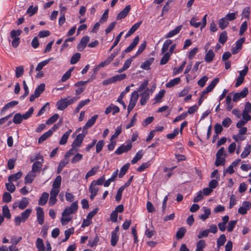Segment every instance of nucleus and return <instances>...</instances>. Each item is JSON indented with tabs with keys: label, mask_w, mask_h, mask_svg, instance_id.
Instances as JSON below:
<instances>
[{
	"label": "nucleus",
	"mask_w": 251,
	"mask_h": 251,
	"mask_svg": "<svg viewBox=\"0 0 251 251\" xmlns=\"http://www.w3.org/2000/svg\"><path fill=\"white\" fill-rule=\"evenodd\" d=\"M219 81V78H215L213 80L211 83L208 86L206 87L205 89L201 92V97L198 101L199 105H200L201 104L202 102L203 101V98L204 96V95L211 92L212 90L214 88V87L216 86L217 84L218 83Z\"/></svg>",
	"instance_id": "nucleus-1"
},
{
	"label": "nucleus",
	"mask_w": 251,
	"mask_h": 251,
	"mask_svg": "<svg viewBox=\"0 0 251 251\" xmlns=\"http://www.w3.org/2000/svg\"><path fill=\"white\" fill-rule=\"evenodd\" d=\"M22 33V31L20 29L12 30L10 33V37L13 39L11 44L13 47L16 48L20 44V38L19 36Z\"/></svg>",
	"instance_id": "nucleus-2"
},
{
	"label": "nucleus",
	"mask_w": 251,
	"mask_h": 251,
	"mask_svg": "<svg viewBox=\"0 0 251 251\" xmlns=\"http://www.w3.org/2000/svg\"><path fill=\"white\" fill-rule=\"evenodd\" d=\"M31 211V209H26L22 213L21 216L16 217L15 218V225L18 226L21 224V222H25L30 216Z\"/></svg>",
	"instance_id": "nucleus-3"
},
{
	"label": "nucleus",
	"mask_w": 251,
	"mask_h": 251,
	"mask_svg": "<svg viewBox=\"0 0 251 251\" xmlns=\"http://www.w3.org/2000/svg\"><path fill=\"white\" fill-rule=\"evenodd\" d=\"M132 145L130 141L126 143V144H123L119 147L115 151V153L117 155H120L124 152H126L131 150Z\"/></svg>",
	"instance_id": "nucleus-4"
},
{
	"label": "nucleus",
	"mask_w": 251,
	"mask_h": 251,
	"mask_svg": "<svg viewBox=\"0 0 251 251\" xmlns=\"http://www.w3.org/2000/svg\"><path fill=\"white\" fill-rule=\"evenodd\" d=\"M78 209L77 201L73 202L70 206L67 207L64 210L63 215H70L75 213Z\"/></svg>",
	"instance_id": "nucleus-5"
},
{
	"label": "nucleus",
	"mask_w": 251,
	"mask_h": 251,
	"mask_svg": "<svg viewBox=\"0 0 251 251\" xmlns=\"http://www.w3.org/2000/svg\"><path fill=\"white\" fill-rule=\"evenodd\" d=\"M249 93V90L247 87L244 88L242 91L239 93H236L233 95V101L237 102L240 99L245 98Z\"/></svg>",
	"instance_id": "nucleus-6"
},
{
	"label": "nucleus",
	"mask_w": 251,
	"mask_h": 251,
	"mask_svg": "<svg viewBox=\"0 0 251 251\" xmlns=\"http://www.w3.org/2000/svg\"><path fill=\"white\" fill-rule=\"evenodd\" d=\"M87 133V131H86V132L83 133L78 134L72 143V146H74L78 149V148L81 146L83 140Z\"/></svg>",
	"instance_id": "nucleus-7"
},
{
	"label": "nucleus",
	"mask_w": 251,
	"mask_h": 251,
	"mask_svg": "<svg viewBox=\"0 0 251 251\" xmlns=\"http://www.w3.org/2000/svg\"><path fill=\"white\" fill-rule=\"evenodd\" d=\"M251 208V202L248 201H245L243 202L242 206L239 207L238 212L240 214L245 215Z\"/></svg>",
	"instance_id": "nucleus-8"
},
{
	"label": "nucleus",
	"mask_w": 251,
	"mask_h": 251,
	"mask_svg": "<svg viewBox=\"0 0 251 251\" xmlns=\"http://www.w3.org/2000/svg\"><path fill=\"white\" fill-rule=\"evenodd\" d=\"M98 118V115H95L86 122L83 128V133L85 132L88 128L91 127L94 125Z\"/></svg>",
	"instance_id": "nucleus-9"
},
{
	"label": "nucleus",
	"mask_w": 251,
	"mask_h": 251,
	"mask_svg": "<svg viewBox=\"0 0 251 251\" xmlns=\"http://www.w3.org/2000/svg\"><path fill=\"white\" fill-rule=\"evenodd\" d=\"M89 40L90 38L87 36L83 37L81 38L80 43L77 45V50L80 51L83 50L84 48L87 46L88 43L89 42Z\"/></svg>",
	"instance_id": "nucleus-10"
},
{
	"label": "nucleus",
	"mask_w": 251,
	"mask_h": 251,
	"mask_svg": "<svg viewBox=\"0 0 251 251\" xmlns=\"http://www.w3.org/2000/svg\"><path fill=\"white\" fill-rule=\"evenodd\" d=\"M99 190V189L97 185L92 182L89 187V191L91 193L90 198L91 200H93L95 197L97 195Z\"/></svg>",
	"instance_id": "nucleus-11"
},
{
	"label": "nucleus",
	"mask_w": 251,
	"mask_h": 251,
	"mask_svg": "<svg viewBox=\"0 0 251 251\" xmlns=\"http://www.w3.org/2000/svg\"><path fill=\"white\" fill-rule=\"evenodd\" d=\"M141 99L140 100V102L141 105H144L147 103V101L149 99L150 97V94H149V89L148 88L147 90L144 92L140 94Z\"/></svg>",
	"instance_id": "nucleus-12"
},
{
	"label": "nucleus",
	"mask_w": 251,
	"mask_h": 251,
	"mask_svg": "<svg viewBox=\"0 0 251 251\" xmlns=\"http://www.w3.org/2000/svg\"><path fill=\"white\" fill-rule=\"evenodd\" d=\"M37 217L38 223L42 225L44 223V214L43 208L38 207L36 209Z\"/></svg>",
	"instance_id": "nucleus-13"
},
{
	"label": "nucleus",
	"mask_w": 251,
	"mask_h": 251,
	"mask_svg": "<svg viewBox=\"0 0 251 251\" xmlns=\"http://www.w3.org/2000/svg\"><path fill=\"white\" fill-rule=\"evenodd\" d=\"M139 97V95L137 93V92L134 91L132 93L130 98V100L129 101V103L128 106H129L132 108H134L135 106L136 102Z\"/></svg>",
	"instance_id": "nucleus-14"
},
{
	"label": "nucleus",
	"mask_w": 251,
	"mask_h": 251,
	"mask_svg": "<svg viewBox=\"0 0 251 251\" xmlns=\"http://www.w3.org/2000/svg\"><path fill=\"white\" fill-rule=\"evenodd\" d=\"M130 10V6L129 5L126 6V7L119 13L116 18L117 20H121L126 17V15L128 14Z\"/></svg>",
	"instance_id": "nucleus-15"
},
{
	"label": "nucleus",
	"mask_w": 251,
	"mask_h": 251,
	"mask_svg": "<svg viewBox=\"0 0 251 251\" xmlns=\"http://www.w3.org/2000/svg\"><path fill=\"white\" fill-rule=\"evenodd\" d=\"M139 41V37L138 36H136L133 39V42L124 50V52H126V53L130 52L138 44Z\"/></svg>",
	"instance_id": "nucleus-16"
},
{
	"label": "nucleus",
	"mask_w": 251,
	"mask_h": 251,
	"mask_svg": "<svg viewBox=\"0 0 251 251\" xmlns=\"http://www.w3.org/2000/svg\"><path fill=\"white\" fill-rule=\"evenodd\" d=\"M43 163H42V162H35L32 165V170L31 172L34 174L39 173L41 170Z\"/></svg>",
	"instance_id": "nucleus-17"
},
{
	"label": "nucleus",
	"mask_w": 251,
	"mask_h": 251,
	"mask_svg": "<svg viewBox=\"0 0 251 251\" xmlns=\"http://www.w3.org/2000/svg\"><path fill=\"white\" fill-rule=\"evenodd\" d=\"M154 58L153 57H150L141 65V68L144 70H148L150 69L151 65L153 62Z\"/></svg>",
	"instance_id": "nucleus-18"
},
{
	"label": "nucleus",
	"mask_w": 251,
	"mask_h": 251,
	"mask_svg": "<svg viewBox=\"0 0 251 251\" xmlns=\"http://www.w3.org/2000/svg\"><path fill=\"white\" fill-rule=\"evenodd\" d=\"M56 105H57V109L60 110H63L68 106L65 98L61 99L58 100L56 103Z\"/></svg>",
	"instance_id": "nucleus-19"
},
{
	"label": "nucleus",
	"mask_w": 251,
	"mask_h": 251,
	"mask_svg": "<svg viewBox=\"0 0 251 251\" xmlns=\"http://www.w3.org/2000/svg\"><path fill=\"white\" fill-rule=\"evenodd\" d=\"M36 176V174H34L32 172H29L27 175L25 176V183H31L33 181L34 178Z\"/></svg>",
	"instance_id": "nucleus-20"
},
{
	"label": "nucleus",
	"mask_w": 251,
	"mask_h": 251,
	"mask_svg": "<svg viewBox=\"0 0 251 251\" xmlns=\"http://www.w3.org/2000/svg\"><path fill=\"white\" fill-rule=\"evenodd\" d=\"M202 209L204 212V214H201L199 216L200 218L202 221H205L207 219L211 214L210 209L206 207H203Z\"/></svg>",
	"instance_id": "nucleus-21"
},
{
	"label": "nucleus",
	"mask_w": 251,
	"mask_h": 251,
	"mask_svg": "<svg viewBox=\"0 0 251 251\" xmlns=\"http://www.w3.org/2000/svg\"><path fill=\"white\" fill-rule=\"evenodd\" d=\"M215 57V54L212 50H209L205 54L204 60L205 62L210 63L213 60Z\"/></svg>",
	"instance_id": "nucleus-22"
},
{
	"label": "nucleus",
	"mask_w": 251,
	"mask_h": 251,
	"mask_svg": "<svg viewBox=\"0 0 251 251\" xmlns=\"http://www.w3.org/2000/svg\"><path fill=\"white\" fill-rule=\"evenodd\" d=\"M49 195L47 192H44L42 193L41 197L40 198L38 201V204L40 205H45L49 199Z\"/></svg>",
	"instance_id": "nucleus-23"
},
{
	"label": "nucleus",
	"mask_w": 251,
	"mask_h": 251,
	"mask_svg": "<svg viewBox=\"0 0 251 251\" xmlns=\"http://www.w3.org/2000/svg\"><path fill=\"white\" fill-rule=\"evenodd\" d=\"M52 134V130H49L46 132L44 133L43 135L41 136V137L38 139V143L41 144L46 140H47L50 136Z\"/></svg>",
	"instance_id": "nucleus-24"
},
{
	"label": "nucleus",
	"mask_w": 251,
	"mask_h": 251,
	"mask_svg": "<svg viewBox=\"0 0 251 251\" xmlns=\"http://www.w3.org/2000/svg\"><path fill=\"white\" fill-rule=\"evenodd\" d=\"M72 132V130L69 129L67 131H66L61 137V138L59 141V144L63 145L66 144L69 136L71 133Z\"/></svg>",
	"instance_id": "nucleus-25"
},
{
	"label": "nucleus",
	"mask_w": 251,
	"mask_h": 251,
	"mask_svg": "<svg viewBox=\"0 0 251 251\" xmlns=\"http://www.w3.org/2000/svg\"><path fill=\"white\" fill-rule=\"evenodd\" d=\"M52 59L53 58H49L47 60L41 62L37 65V67H36L35 70L38 72L40 71L44 66L48 64L50 61L52 60Z\"/></svg>",
	"instance_id": "nucleus-26"
},
{
	"label": "nucleus",
	"mask_w": 251,
	"mask_h": 251,
	"mask_svg": "<svg viewBox=\"0 0 251 251\" xmlns=\"http://www.w3.org/2000/svg\"><path fill=\"white\" fill-rule=\"evenodd\" d=\"M28 199L27 198L24 197L19 202L18 207L20 209L23 210L26 208L28 206Z\"/></svg>",
	"instance_id": "nucleus-27"
},
{
	"label": "nucleus",
	"mask_w": 251,
	"mask_h": 251,
	"mask_svg": "<svg viewBox=\"0 0 251 251\" xmlns=\"http://www.w3.org/2000/svg\"><path fill=\"white\" fill-rule=\"evenodd\" d=\"M22 172H19L16 174L11 175L9 176L8 181L9 182L16 181L22 176Z\"/></svg>",
	"instance_id": "nucleus-28"
},
{
	"label": "nucleus",
	"mask_w": 251,
	"mask_h": 251,
	"mask_svg": "<svg viewBox=\"0 0 251 251\" xmlns=\"http://www.w3.org/2000/svg\"><path fill=\"white\" fill-rule=\"evenodd\" d=\"M182 28L181 25L177 26L175 29L170 31L166 36V38H171L178 34Z\"/></svg>",
	"instance_id": "nucleus-29"
},
{
	"label": "nucleus",
	"mask_w": 251,
	"mask_h": 251,
	"mask_svg": "<svg viewBox=\"0 0 251 251\" xmlns=\"http://www.w3.org/2000/svg\"><path fill=\"white\" fill-rule=\"evenodd\" d=\"M206 246V243L204 240H200L196 244V250L195 251H203V249Z\"/></svg>",
	"instance_id": "nucleus-30"
},
{
	"label": "nucleus",
	"mask_w": 251,
	"mask_h": 251,
	"mask_svg": "<svg viewBox=\"0 0 251 251\" xmlns=\"http://www.w3.org/2000/svg\"><path fill=\"white\" fill-rule=\"evenodd\" d=\"M218 25L221 29H224L228 25V22L224 17L219 20Z\"/></svg>",
	"instance_id": "nucleus-31"
},
{
	"label": "nucleus",
	"mask_w": 251,
	"mask_h": 251,
	"mask_svg": "<svg viewBox=\"0 0 251 251\" xmlns=\"http://www.w3.org/2000/svg\"><path fill=\"white\" fill-rule=\"evenodd\" d=\"M143 155V152L142 150L138 151L136 154L135 157L132 159L131 162L132 164L136 163L139 160H140Z\"/></svg>",
	"instance_id": "nucleus-32"
},
{
	"label": "nucleus",
	"mask_w": 251,
	"mask_h": 251,
	"mask_svg": "<svg viewBox=\"0 0 251 251\" xmlns=\"http://www.w3.org/2000/svg\"><path fill=\"white\" fill-rule=\"evenodd\" d=\"M36 245L38 251H44L45 250L43 241L42 239L38 238L36 240Z\"/></svg>",
	"instance_id": "nucleus-33"
},
{
	"label": "nucleus",
	"mask_w": 251,
	"mask_h": 251,
	"mask_svg": "<svg viewBox=\"0 0 251 251\" xmlns=\"http://www.w3.org/2000/svg\"><path fill=\"white\" fill-rule=\"evenodd\" d=\"M130 166L129 163H126L124 165L120 170V173L119 174V177L120 178L123 177V176L126 174L128 169Z\"/></svg>",
	"instance_id": "nucleus-34"
},
{
	"label": "nucleus",
	"mask_w": 251,
	"mask_h": 251,
	"mask_svg": "<svg viewBox=\"0 0 251 251\" xmlns=\"http://www.w3.org/2000/svg\"><path fill=\"white\" fill-rule=\"evenodd\" d=\"M180 81L179 77H176L171 80L168 83L166 84V86L168 88H171L177 84Z\"/></svg>",
	"instance_id": "nucleus-35"
},
{
	"label": "nucleus",
	"mask_w": 251,
	"mask_h": 251,
	"mask_svg": "<svg viewBox=\"0 0 251 251\" xmlns=\"http://www.w3.org/2000/svg\"><path fill=\"white\" fill-rule=\"evenodd\" d=\"M227 40V32L226 31H224L220 34L218 41L222 44H224L226 42Z\"/></svg>",
	"instance_id": "nucleus-36"
},
{
	"label": "nucleus",
	"mask_w": 251,
	"mask_h": 251,
	"mask_svg": "<svg viewBox=\"0 0 251 251\" xmlns=\"http://www.w3.org/2000/svg\"><path fill=\"white\" fill-rule=\"evenodd\" d=\"M99 169V166H95L93 167L89 171H88L85 175V179H88V177L94 176L98 172Z\"/></svg>",
	"instance_id": "nucleus-37"
},
{
	"label": "nucleus",
	"mask_w": 251,
	"mask_h": 251,
	"mask_svg": "<svg viewBox=\"0 0 251 251\" xmlns=\"http://www.w3.org/2000/svg\"><path fill=\"white\" fill-rule=\"evenodd\" d=\"M61 176H57L53 182L52 187L59 189L61 185Z\"/></svg>",
	"instance_id": "nucleus-38"
},
{
	"label": "nucleus",
	"mask_w": 251,
	"mask_h": 251,
	"mask_svg": "<svg viewBox=\"0 0 251 251\" xmlns=\"http://www.w3.org/2000/svg\"><path fill=\"white\" fill-rule=\"evenodd\" d=\"M172 43V41L168 39L165 41L161 49L162 54L165 53L168 50L169 46Z\"/></svg>",
	"instance_id": "nucleus-39"
},
{
	"label": "nucleus",
	"mask_w": 251,
	"mask_h": 251,
	"mask_svg": "<svg viewBox=\"0 0 251 251\" xmlns=\"http://www.w3.org/2000/svg\"><path fill=\"white\" fill-rule=\"evenodd\" d=\"M38 9V6L34 7L33 5L30 6L26 11V13L29 15V16H32L34 15L37 12Z\"/></svg>",
	"instance_id": "nucleus-40"
},
{
	"label": "nucleus",
	"mask_w": 251,
	"mask_h": 251,
	"mask_svg": "<svg viewBox=\"0 0 251 251\" xmlns=\"http://www.w3.org/2000/svg\"><path fill=\"white\" fill-rule=\"evenodd\" d=\"M72 217L70 215H63V212L62 214V218L61 219V222L62 225H67L71 220H72Z\"/></svg>",
	"instance_id": "nucleus-41"
},
{
	"label": "nucleus",
	"mask_w": 251,
	"mask_h": 251,
	"mask_svg": "<svg viewBox=\"0 0 251 251\" xmlns=\"http://www.w3.org/2000/svg\"><path fill=\"white\" fill-rule=\"evenodd\" d=\"M24 69L23 66H19L16 68L15 76L17 78L22 76L24 74Z\"/></svg>",
	"instance_id": "nucleus-42"
},
{
	"label": "nucleus",
	"mask_w": 251,
	"mask_h": 251,
	"mask_svg": "<svg viewBox=\"0 0 251 251\" xmlns=\"http://www.w3.org/2000/svg\"><path fill=\"white\" fill-rule=\"evenodd\" d=\"M74 68V67L70 68L63 75L61 78L62 82H65L70 77L71 75V73L73 71Z\"/></svg>",
	"instance_id": "nucleus-43"
},
{
	"label": "nucleus",
	"mask_w": 251,
	"mask_h": 251,
	"mask_svg": "<svg viewBox=\"0 0 251 251\" xmlns=\"http://www.w3.org/2000/svg\"><path fill=\"white\" fill-rule=\"evenodd\" d=\"M126 75L125 74H122L120 75H117L112 77L113 83H115L118 81H121L125 79L126 78Z\"/></svg>",
	"instance_id": "nucleus-44"
},
{
	"label": "nucleus",
	"mask_w": 251,
	"mask_h": 251,
	"mask_svg": "<svg viewBox=\"0 0 251 251\" xmlns=\"http://www.w3.org/2000/svg\"><path fill=\"white\" fill-rule=\"evenodd\" d=\"M23 120L22 115L20 113H17L14 116L13 122L16 124H19L22 123Z\"/></svg>",
	"instance_id": "nucleus-45"
},
{
	"label": "nucleus",
	"mask_w": 251,
	"mask_h": 251,
	"mask_svg": "<svg viewBox=\"0 0 251 251\" xmlns=\"http://www.w3.org/2000/svg\"><path fill=\"white\" fill-rule=\"evenodd\" d=\"M186 232V229L182 227H180L177 231L176 234V238L177 239H180L183 237Z\"/></svg>",
	"instance_id": "nucleus-46"
},
{
	"label": "nucleus",
	"mask_w": 251,
	"mask_h": 251,
	"mask_svg": "<svg viewBox=\"0 0 251 251\" xmlns=\"http://www.w3.org/2000/svg\"><path fill=\"white\" fill-rule=\"evenodd\" d=\"M19 103L18 101L13 100L8 102L2 109L1 111H3L6 109L13 107Z\"/></svg>",
	"instance_id": "nucleus-47"
},
{
	"label": "nucleus",
	"mask_w": 251,
	"mask_h": 251,
	"mask_svg": "<svg viewBox=\"0 0 251 251\" xmlns=\"http://www.w3.org/2000/svg\"><path fill=\"white\" fill-rule=\"evenodd\" d=\"M81 56V54L79 53H75L74 54L72 57L70 63L71 64H76L80 59Z\"/></svg>",
	"instance_id": "nucleus-48"
},
{
	"label": "nucleus",
	"mask_w": 251,
	"mask_h": 251,
	"mask_svg": "<svg viewBox=\"0 0 251 251\" xmlns=\"http://www.w3.org/2000/svg\"><path fill=\"white\" fill-rule=\"evenodd\" d=\"M170 56V53H165L160 60V64L161 65L166 64L169 60Z\"/></svg>",
	"instance_id": "nucleus-49"
},
{
	"label": "nucleus",
	"mask_w": 251,
	"mask_h": 251,
	"mask_svg": "<svg viewBox=\"0 0 251 251\" xmlns=\"http://www.w3.org/2000/svg\"><path fill=\"white\" fill-rule=\"evenodd\" d=\"M226 241V237L225 234H222L217 239V244L218 247L223 246Z\"/></svg>",
	"instance_id": "nucleus-50"
},
{
	"label": "nucleus",
	"mask_w": 251,
	"mask_h": 251,
	"mask_svg": "<svg viewBox=\"0 0 251 251\" xmlns=\"http://www.w3.org/2000/svg\"><path fill=\"white\" fill-rule=\"evenodd\" d=\"M78 151V148L72 146L71 149H70L66 153L65 157H68L69 158L70 156L74 155L75 153H76Z\"/></svg>",
	"instance_id": "nucleus-51"
},
{
	"label": "nucleus",
	"mask_w": 251,
	"mask_h": 251,
	"mask_svg": "<svg viewBox=\"0 0 251 251\" xmlns=\"http://www.w3.org/2000/svg\"><path fill=\"white\" fill-rule=\"evenodd\" d=\"M74 228H70L65 231V238L63 240V242H65L68 240L70 235L74 233Z\"/></svg>",
	"instance_id": "nucleus-52"
},
{
	"label": "nucleus",
	"mask_w": 251,
	"mask_h": 251,
	"mask_svg": "<svg viewBox=\"0 0 251 251\" xmlns=\"http://www.w3.org/2000/svg\"><path fill=\"white\" fill-rule=\"evenodd\" d=\"M45 85L44 83H41L35 90L34 92L39 97L41 93L45 90Z\"/></svg>",
	"instance_id": "nucleus-53"
},
{
	"label": "nucleus",
	"mask_w": 251,
	"mask_h": 251,
	"mask_svg": "<svg viewBox=\"0 0 251 251\" xmlns=\"http://www.w3.org/2000/svg\"><path fill=\"white\" fill-rule=\"evenodd\" d=\"M147 45V42L145 41L142 44H141L140 46L139 47V48L136 52V54L135 56H134L135 57L137 56L138 55H140L143 50L145 49Z\"/></svg>",
	"instance_id": "nucleus-54"
},
{
	"label": "nucleus",
	"mask_w": 251,
	"mask_h": 251,
	"mask_svg": "<svg viewBox=\"0 0 251 251\" xmlns=\"http://www.w3.org/2000/svg\"><path fill=\"white\" fill-rule=\"evenodd\" d=\"M123 34V32L122 31L118 35V36L116 37V38L114 42L113 45H112V46L111 47V48L109 50V52H111L112 51V50L114 48V47H116L118 45V44L119 43V41L121 40V38Z\"/></svg>",
	"instance_id": "nucleus-55"
},
{
	"label": "nucleus",
	"mask_w": 251,
	"mask_h": 251,
	"mask_svg": "<svg viewBox=\"0 0 251 251\" xmlns=\"http://www.w3.org/2000/svg\"><path fill=\"white\" fill-rule=\"evenodd\" d=\"M2 213L3 216L8 219L11 218V214L9 209L7 205H4L2 207Z\"/></svg>",
	"instance_id": "nucleus-56"
},
{
	"label": "nucleus",
	"mask_w": 251,
	"mask_h": 251,
	"mask_svg": "<svg viewBox=\"0 0 251 251\" xmlns=\"http://www.w3.org/2000/svg\"><path fill=\"white\" fill-rule=\"evenodd\" d=\"M75 39L74 37H69L67 39H66L62 45L61 46V50H64L65 49L68 48L69 46V44H68V42H72Z\"/></svg>",
	"instance_id": "nucleus-57"
},
{
	"label": "nucleus",
	"mask_w": 251,
	"mask_h": 251,
	"mask_svg": "<svg viewBox=\"0 0 251 251\" xmlns=\"http://www.w3.org/2000/svg\"><path fill=\"white\" fill-rule=\"evenodd\" d=\"M250 153L251 149H250V147L246 145L241 154V157L242 158H245L247 157L250 154Z\"/></svg>",
	"instance_id": "nucleus-58"
},
{
	"label": "nucleus",
	"mask_w": 251,
	"mask_h": 251,
	"mask_svg": "<svg viewBox=\"0 0 251 251\" xmlns=\"http://www.w3.org/2000/svg\"><path fill=\"white\" fill-rule=\"evenodd\" d=\"M59 115L57 114H55L50 117L46 122L47 125H50L55 122L58 119Z\"/></svg>",
	"instance_id": "nucleus-59"
},
{
	"label": "nucleus",
	"mask_w": 251,
	"mask_h": 251,
	"mask_svg": "<svg viewBox=\"0 0 251 251\" xmlns=\"http://www.w3.org/2000/svg\"><path fill=\"white\" fill-rule=\"evenodd\" d=\"M165 93V90H162L160 91L155 97L154 100L156 102H159L161 101L162 98L164 97Z\"/></svg>",
	"instance_id": "nucleus-60"
},
{
	"label": "nucleus",
	"mask_w": 251,
	"mask_h": 251,
	"mask_svg": "<svg viewBox=\"0 0 251 251\" xmlns=\"http://www.w3.org/2000/svg\"><path fill=\"white\" fill-rule=\"evenodd\" d=\"M99 241V237L96 235L94 239H90L88 241V245L90 247H93L96 246Z\"/></svg>",
	"instance_id": "nucleus-61"
},
{
	"label": "nucleus",
	"mask_w": 251,
	"mask_h": 251,
	"mask_svg": "<svg viewBox=\"0 0 251 251\" xmlns=\"http://www.w3.org/2000/svg\"><path fill=\"white\" fill-rule=\"evenodd\" d=\"M225 158L221 156H216V159L215 162V164L216 166L220 165H224L225 163Z\"/></svg>",
	"instance_id": "nucleus-62"
},
{
	"label": "nucleus",
	"mask_w": 251,
	"mask_h": 251,
	"mask_svg": "<svg viewBox=\"0 0 251 251\" xmlns=\"http://www.w3.org/2000/svg\"><path fill=\"white\" fill-rule=\"evenodd\" d=\"M12 199L11 195L8 192H5L3 194L2 201L4 202L8 203L11 201Z\"/></svg>",
	"instance_id": "nucleus-63"
},
{
	"label": "nucleus",
	"mask_w": 251,
	"mask_h": 251,
	"mask_svg": "<svg viewBox=\"0 0 251 251\" xmlns=\"http://www.w3.org/2000/svg\"><path fill=\"white\" fill-rule=\"evenodd\" d=\"M105 177L104 175H102L101 176H100L99 179H98L97 180H93L92 181L96 185H101L103 184H104V183L105 182Z\"/></svg>",
	"instance_id": "nucleus-64"
}]
</instances>
